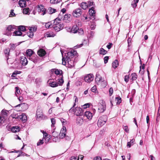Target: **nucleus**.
I'll use <instances>...</instances> for the list:
<instances>
[{
	"instance_id": "f257e3e1",
	"label": "nucleus",
	"mask_w": 160,
	"mask_h": 160,
	"mask_svg": "<svg viewBox=\"0 0 160 160\" xmlns=\"http://www.w3.org/2000/svg\"><path fill=\"white\" fill-rule=\"evenodd\" d=\"M78 56V53L77 51L74 50H72L67 53V55L65 58H62V64L63 65H66L68 63V67L71 68L74 66L76 58Z\"/></svg>"
},
{
	"instance_id": "f03ea898",
	"label": "nucleus",
	"mask_w": 160,
	"mask_h": 160,
	"mask_svg": "<svg viewBox=\"0 0 160 160\" xmlns=\"http://www.w3.org/2000/svg\"><path fill=\"white\" fill-rule=\"evenodd\" d=\"M107 120V117L106 115H103L98 119L97 124L98 127H101L104 125Z\"/></svg>"
},
{
	"instance_id": "7ed1b4c3",
	"label": "nucleus",
	"mask_w": 160,
	"mask_h": 160,
	"mask_svg": "<svg viewBox=\"0 0 160 160\" xmlns=\"http://www.w3.org/2000/svg\"><path fill=\"white\" fill-rule=\"evenodd\" d=\"M106 109V104L104 101L101 100L98 104V110L100 113L103 112Z\"/></svg>"
},
{
	"instance_id": "20e7f679",
	"label": "nucleus",
	"mask_w": 160,
	"mask_h": 160,
	"mask_svg": "<svg viewBox=\"0 0 160 160\" xmlns=\"http://www.w3.org/2000/svg\"><path fill=\"white\" fill-rule=\"evenodd\" d=\"M15 26L12 25H10L8 26L6 30L4 32V34L7 35L8 36H11L12 34V31H13L15 29Z\"/></svg>"
},
{
	"instance_id": "39448f33",
	"label": "nucleus",
	"mask_w": 160,
	"mask_h": 160,
	"mask_svg": "<svg viewBox=\"0 0 160 160\" xmlns=\"http://www.w3.org/2000/svg\"><path fill=\"white\" fill-rule=\"evenodd\" d=\"M82 13V10L80 8H77L74 10L72 13L73 16L76 18L79 17Z\"/></svg>"
},
{
	"instance_id": "423d86ee",
	"label": "nucleus",
	"mask_w": 160,
	"mask_h": 160,
	"mask_svg": "<svg viewBox=\"0 0 160 160\" xmlns=\"http://www.w3.org/2000/svg\"><path fill=\"white\" fill-rule=\"evenodd\" d=\"M71 30V32L72 33H75L78 32L79 33H80L81 34H83V30L81 29H79L77 25H73Z\"/></svg>"
},
{
	"instance_id": "0eeeda50",
	"label": "nucleus",
	"mask_w": 160,
	"mask_h": 160,
	"mask_svg": "<svg viewBox=\"0 0 160 160\" xmlns=\"http://www.w3.org/2000/svg\"><path fill=\"white\" fill-rule=\"evenodd\" d=\"M75 115L77 116H82L83 115V111L82 109L79 107L75 108L74 110Z\"/></svg>"
},
{
	"instance_id": "6e6552de",
	"label": "nucleus",
	"mask_w": 160,
	"mask_h": 160,
	"mask_svg": "<svg viewBox=\"0 0 160 160\" xmlns=\"http://www.w3.org/2000/svg\"><path fill=\"white\" fill-rule=\"evenodd\" d=\"M63 16H62V19H61V20H63L64 22L66 23H69L72 20V17L71 15L70 14H67L64 15V17Z\"/></svg>"
},
{
	"instance_id": "1a4fd4ad",
	"label": "nucleus",
	"mask_w": 160,
	"mask_h": 160,
	"mask_svg": "<svg viewBox=\"0 0 160 160\" xmlns=\"http://www.w3.org/2000/svg\"><path fill=\"white\" fill-rule=\"evenodd\" d=\"M94 78V77L92 74H89L84 77V80L86 82H90L93 80Z\"/></svg>"
},
{
	"instance_id": "9d476101",
	"label": "nucleus",
	"mask_w": 160,
	"mask_h": 160,
	"mask_svg": "<svg viewBox=\"0 0 160 160\" xmlns=\"http://www.w3.org/2000/svg\"><path fill=\"white\" fill-rule=\"evenodd\" d=\"M38 11L41 13V15H44L46 13V9L44 8L43 6L42 5L38 6Z\"/></svg>"
},
{
	"instance_id": "9b49d317",
	"label": "nucleus",
	"mask_w": 160,
	"mask_h": 160,
	"mask_svg": "<svg viewBox=\"0 0 160 160\" xmlns=\"http://www.w3.org/2000/svg\"><path fill=\"white\" fill-rule=\"evenodd\" d=\"M53 28L56 32H58L62 29L64 27L63 24H58L57 25H53Z\"/></svg>"
},
{
	"instance_id": "f8f14e48",
	"label": "nucleus",
	"mask_w": 160,
	"mask_h": 160,
	"mask_svg": "<svg viewBox=\"0 0 160 160\" xmlns=\"http://www.w3.org/2000/svg\"><path fill=\"white\" fill-rule=\"evenodd\" d=\"M61 19H62V17L61 13H60L58 15V17L54 19L53 25H57L61 24L60 22V21L61 20Z\"/></svg>"
},
{
	"instance_id": "ddd939ff",
	"label": "nucleus",
	"mask_w": 160,
	"mask_h": 160,
	"mask_svg": "<svg viewBox=\"0 0 160 160\" xmlns=\"http://www.w3.org/2000/svg\"><path fill=\"white\" fill-rule=\"evenodd\" d=\"M83 118H85V117L89 120H91L92 119V113L89 111H86L85 112L83 115H82Z\"/></svg>"
},
{
	"instance_id": "4468645a",
	"label": "nucleus",
	"mask_w": 160,
	"mask_h": 160,
	"mask_svg": "<svg viewBox=\"0 0 160 160\" xmlns=\"http://www.w3.org/2000/svg\"><path fill=\"white\" fill-rule=\"evenodd\" d=\"M66 133L67 130L66 128H64V129L63 128H62L59 134L60 138L62 139L65 138L66 135Z\"/></svg>"
},
{
	"instance_id": "2eb2a0df",
	"label": "nucleus",
	"mask_w": 160,
	"mask_h": 160,
	"mask_svg": "<svg viewBox=\"0 0 160 160\" xmlns=\"http://www.w3.org/2000/svg\"><path fill=\"white\" fill-rule=\"evenodd\" d=\"M84 118L82 116L78 117L76 119V123L79 125H82L83 123Z\"/></svg>"
},
{
	"instance_id": "dca6fc26",
	"label": "nucleus",
	"mask_w": 160,
	"mask_h": 160,
	"mask_svg": "<svg viewBox=\"0 0 160 160\" xmlns=\"http://www.w3.org/2000/svg\"><path fill=\"white\" fill-rule=\"evenodd\" d=\"M21 107L22 110L24 111L28 108V104L26 103H22L19 104L16 106V107Z\"/></svg>"
},
{
	"instance_id": "f3484780",
	"label": "nucleus",
	"mask_w": 160,
	"mask_h": 160,
	"mask_svg": "<svg viewBox=\"0 0 160 160\" xmlns=\"http://www.w3.org/2000/svg\"><path fill=\"white\" fill-rule=\"evenodd\" d=\"M38 55L40 57H43L46 54V51L43 49H40L38 51Z\"/></svg>"
},
{
	"instance_id": "a211bd4d",
	"label": "nucleus",
	"mask_w": 160,
	"mask_h": 160,
	"mask_svg": "<svg viewBox=\"0 0 160 160\" xmlns=\"http://www.w3.org/2000/svg\"><path fill=\"white\" fill-rule=\"evenodd\" d=\"M89 14L90 16L94 17L95 16V11L94 10V8L92 7L91 8H90L89 10L88 11Z\"/></svg>"
},
{
	"instance_id": "6ab92c4d",
	"label": "nucleus",
	"mask_w": 160,
	"mask_h": 160,
	"mask_svg": "<svg viewBox=\"0 0 160 160\" xmlns=\"http://www.w3.org/2000/svg\"><path fill=\"white\" fill-rule=\"evenodd\" d=\"M20 130V128L18 126H14L11 128V131L13 132H19Z\"/></svg>"
},
{
	"instance_id": "aec40b11",
	"label": "nucleus",
	"mask_w": 160,
	"mask_h": 160,
	"mask_svg": "<svg viewBox=\"0 0 160 160\" xmlns=\"http://www.w3.org/2000/svg\"><path fill=\"white\" fill-rule=\"evenodd\" d=\"M60 121L61 122L63 126V128H63L64 129V128H66L65 126L67 124L68 122L66 120H65L63 118H60Z\"/></svg>"
},
{
	"instance_id": "412c9836",
	"label": "nucleus",
	"mask_w": 160,
	"mask_h": 160,
	"mask_svg": "<svg viewBox=\"0 0 160 160\" xmlns=\"http://www.w3.org/2000/svg\"><path fill=\"white\" fill-rule=\"evenodd\" d=\"M55 35V34L52 32H48L46 33L45 37L47 38L53 37Z\"/></svg>"
},
{
	"instance_id": "4be33fe9",
	"label": "nucleus",
	"mask_w": 160,
	"mask_h": 160,
	"mask_svg": "<svg viewBox=\"0 0 160 160\" xmlns=\"http://www.w3.org/2000/svg\"><path fill=\"white\" fill-rule=\"evenodd\" d=\"M79 5L84 10L88 8L87 3L86 2H82Z\"/></svg>"
},
{
	"instance_id": "5701e85b",
	"label": "nucleus",
	"mask_w": 160,
	"mask_h": 160,
	"mask_svg": "<svg viewBox=\"0 0 160 160\" xmlns=\"http://www.w3.org/2000/svg\"><path fill=\"white\" fill-rule=\"evenodd\" d=\"M20 113H17L16 112H14L11 115V116L13 118H18L19 117L20 114Z\"/></svg>"
},
{
	"instance_id": "b1692460",
	"label": "nucleus",
	"mask_w": 160,
	"mask_h": 160,
	"mask_svg": "<svg viewBox=\"0 0 160 160\" xmlns=\"http://www.w3.org/2000/svg\"><path fill=\"white\" fill-rule=\"evenodd\" d=\"M19 118L21 119L22 121H25L27 119V117L24 114H20Z\"/></svg>"
},
{
	"instance_id": "393cba45",
	"label": "nucleus",
	"mask_w": 160,
	"mask_h": 160,
	"mask_svg": "<svg viewBox=\"0 0 160 160\" xmlns=\"http://www.w3.org/2000/svg\"><path fill=\"white\" fill-rule=\"evenodd\" d=\"M21 61L22 62V64L23 65H26L28 63L27 59L26 58L24 57L21 58Z\"/></svg>"
},
{
	"instance_id": "a878e982",
	"label": "nucleus",
	"mask_w": 160,
	"mask_h": 160,
	"mask_svg": "<svg viewBox=\"0 0 160 160\" xmlns=\"http://www.w3.org/2000/svg\"><path fill=\"white\" fill-rule=\"evenodd\" d=\"M112 67L115 69L119 65V62L117 60H115L112 63Z\"/></svg>"
},
{
	"instance_id": "bb28decb",
	"label": "nucleus",
	"mask_w": 160,
	"mask_h": 160,
	"mask_svg": "<svg viewBox=\"0 0 160 160\" xmlns=\"http://www.w3.org/2000/svg\"><path fill=\"white\" fill-rule=\"evenodd\" d=\"M135 142V139H132L131 140L130 142H128L127 143V146L128 148H130L133 145Z\"/></svg>"
},
{
	"instance_id": "cd10ccee",
	"label": "nucleus",
	"mask_w": 160,
	"mask_h": 160,
	"mask_svg": "<svg viewBox=\"0 0 160 160\" xmlns=\"http://www.w3.org/2000/svg\"><path fill=\"white\" fill-rule=\"evenodd\" d=\"M33 51L32 50L30 49L27 50L26 52L27 56H29V57H31L33 54Z\"/></svg>"
},
{
	"instance_id": "c85d7f7f",
	"label": "nucleus",
	"mask_w": 160,
	"mask_h": 160,
	"mask_svg": "<svg viewBox=\"0 0 160 160\" xmlns=\"http://www.w3.org/2000/svg\"><path fill=\"white\" fill-rule=\"evenodd\" d=\"M95 80L96 82H99L102 80V78L99 73L96 74Z\"/></svg>"
},
{
	"instance_id": "c756f323",
	"label": "nucleus",
	"mask_w": 160,
	"mask_h": 160,
	"mask_svg": "<svg viewBox=\"0 0 160 160\" xmlns=\"http://www.w3.org/2000/svg\"><path fill=\"white\" fill-rule=\"evenodd\" d=\"M49 85L51 87L54 88L58 86V84L57 82H49Z\"/></svg>"
},
{
	"instance_id": "7c9ffc66",
	"label": "nucleus",
	"mask_w": 160,
	"mask_h": 160,
	"mask_svg": "<svg viewBox=\"0 0 160 160\" xmlns=\"http://www.w3.org/2000/svg\"><path fill=\"white\" fill-rule=\"evenodd\" d=\"M19 4L20 6L21 7H25L26 2L24 0H20L19 1Z\"/></svg>"
},
{
	"instance_id": "2f4dec72",
	"label": "nucleus",
	"mask_w": 160,
	"mask_h": 160,
	"mask_svg": "<svg viewBox=\"0 0 160 160\" xmlns=\"http://www.w3.org/2000/svg\"><path fill=\"white\" fill-rule=\"evenodd\" d=\"M22 34L21 31L18 30V31H14L13 33V36H19L21 35Z\"/></svg>"
},
{
	"instance_id": "473e14b6",
	"label": "nucleus",
	"mask_w": 160,
	"mask_h": 160,
	"mask_svg": "<svg viewBox=\"0 0 160 160\" xmlns=\"http://www.w3.org/2000/svg\"><path fill=\"white\" fill-rule=\"evenodd\" d=\"M58 82L57 83L58 85H59L60 86H62L64 82V80L62 79V76L61 78H59L58 79Z\"/></svg>"
},
{
	"instance_id": "72a5a7b5",
	"label": "nucleus",
	"mask_w": 160,
	"mask_h": 160,
	"mask_svg": "<svg viewBox=\"0 0 160 160\" xmlns=\"http://www.w3.org/2000/svg\"><path fill=\"white\" fill-rule=\"evenodd\" d=\"M52 122L51 127L53 128V129H55L54 125L56 123V120L54 118H51V119Z\"/></svg>"
},
{
	"instance_id": "f704fd0d",
	"label": "nucleus",
	"mask_w": 160,
	"mask_h": 160,
	"mask_svg": "<svg viewBox=\"0 0 160 160\" xmlns=\"http://www.w3.org/2000/svg\"><path fill=\"white\" fill-rule=\"evenodd\" d=\"M48 10H49V13L50 14H52L57 11L56 9L53 8L51 7L49 8Z\"/></svg>"
},
{
	"instance_id": "c9c22d12",
	"label": "nucleus",
	"mask_w": 160,
	"mask_h": 160,
	"mask_svg": "<svg viewBox=\"0 0 160 160\" xmlns=\"http://www.w3.org/2000/svg\"><path fill=\"white\" fill-rule=\"evenodd\" d=\"M99 51V54L101 55H104L107 53V51L102 48L100 49Z\"/></svg>"
},
{
	"instance_id": "e433bc0d",
	"label": "nucleus",
	"mask_w": 160,
	"mask_h": 160,
	"mask_svg": "<svg viewBox=\"0 0 160 160\" xmlns=\"http://www.w3.org/2000/svg\"><path fill=\"white\" fill-rule=\"evenodd\" d=\"M131 79L132 81L135 80L137 79V75L136 74V73H132L131 74Z\"/></svg>"
},
{
	"instance_id": "4c0bfd02",
	"label": "nucleus",
	"mask_w": 160,
	"mask_h": 160,
	"mask_svg": "<svg viewBox=\"0 0 160 160\" xmlns=\"http://www.w3.org/2000/svg\"><path fill=\"white\" fill-rule=\"evenodd\" d=\"M45 27L46 28H48L52 27L53 26L51 22H48L45 23Z\"/></svg>"
},
{
	"instance_id": "58836bf2",
	"label": "nucleus",
	"mask_w": 160,
	"mask_h": 160,
	"mask_svg": "<svg viewBox=\"0 0 160 160\" xmlns=\"http://www.w3.org/2000/svg\"><path fill=\"white\" fill-rule=\"evenodd\" d=\"M18 30L20 31L24 32L26 30L25 27L24 26H20L18 27Z\"/></svg>"
},
{
	"instance_id": "ea45409f",
	"label": "nucleus",
	"mask_w": 160,
	"mask_h": 160,
	"mask_svg": "<svg viewBox=\"0 0 160 160\" xmlns=\"http://www.w3.org/2000/svg\"><path fill=\"white\" fill-rule=\"evenodd\" d=\"M10 50V49L9 48H7L4 50V53L6 57H8L9 56Z\"/></svg>"
},
{
	"instance_id": "a19ab883",
	"label": "nucleus",
	"mask_w": 160,
	"mask_h": 160,
	"mask_svg": "<svg viewBox=\"0 0 160 160\" xmlns=\"http://www.w3.org/2000/svg\"><path fill=\"white\" fill-rule=\"evenodd\" d=\"M37 27L36 26H34L33 27L30 28L29 30L30 31L33 32H36L37 30Z\"/></svg>"
},
{
	"instance_id": "79ce46f5",
	"label": "nucleus",
	"mask_w": 160,
	"mask_h": 160,
	"mask_svg": "<svg viewBox=\"0 0 160 160\" xmlns=\"http://www.w3.org/2000/svg\"><path fill=\"white\" fill-rule=\"evenodd\" d=\"M40 114H42V112L40 108H38L36 113V115H40Z\"/></svg>"
},
{
	"instance_id": "37998d69",
	"label": "nucleus",
	"mask_w": 160,
	"mask_h": 160,
	"mask_svg": "<svg viewBox=\"0 0 160 160\" xmlns=\"http://www.w3.org/2000/svg\"><path fill=\"white\" fill-rule=\"evenodd\" d=\"M29 8H26L23 9V13L25 14H28L29 13Z\"/></svg>"
},
{
	"instance_id": "c03bdc74",
	"label": "nucleus",
	"mask_w": 160,
	"mask_h": 160,
	"mask_svg": "<svg viewBox=\"0 0 160 160\" xmlns=\"http://www.w3.org/2000/svg\"><path fill=\"white\" fill-rule=\"evenodd\" d=\"M53 71L55 72V74L56 75H60L61 72H62V70L60 71L58 69H54Z\"/></svg>"
},
{
	"instance_id": "a18cd8bd",
	"label": "nucleus",
	"mask_w": 160,
	"mask_h": 160,
	"mask_svg": "<svg viewBox=\"0 0 160 160\" xmlns=\"http://www.w3.org/2000/svg\"><path fill=\"white\" fill-rule=\"evenodd\" d=\"M61 1V0H50V2L51 3L53 4L57 3Z\"/></svg>"
},
{
	"instance_id": "49530a36",
	"label": "nucleus",
	"mask_w": 160,
	"mask_h": 160,
	"mask_svg": "<svg viewBox=\"0 0 160 160\" xmlns=\"http://www.w3.org/2000/svg\"><path fill=\"white\" fill-rule=\"evenodd\" d=\"M27 36L30 38H32L33 36V33L32 32L30 31L27 33Z\"/></svg>"
},
{
	"instance_id": "de8ad7c7",
	"label": "nucleus",
	"mask_w": 160,
	"mask_h": 160,
	"mask_svg": "<svg viewBox=\"0 0 160 160\" xmlns=\"http://www.w3.org/2000/svg\"><path fill=\"white\" fill-rule=\"evenodd\" d=\"M15 89V94L17 96V94H18L20 93V91L18 87H16Z\"/></svg>"
},
{
	"instance_id": "09e8293b",
	"label": "nucleus",
	"mask_w": 160,
	"mask_h": 160,
	"mask_svg": "<svg viewBox=\"0 0 160 160\" xmlns=\"http://www.w3.org/2000/svg\"><path fill=\"white\" fill-rule=\"evenodd\" d=\"M129 76L128 75H126L124 77V81L126 82H128L129 80Z\"/></svg>"
},
{
	"instance_id": "8fccbe9b",
	"label": "nucleus",
	"mask_w": 160,
	"mask_h": 160,
	"mask_svg": "<svg viewBox=\"0 0 160 160\" xmlns=\"http://www.w3.org/2000/svg\"><path fill=\"white\" fill-rule=\"evenodd\" d=\"M13 11H14V10L12 9L11 10L10 13L9 15V17H12L15 16V14L13 12Z\"/></svg>"
},
{
	"instance_id": "3c124183",
	"label": "nucleus",
	"mask_w": 160,
	"mask_h": 160,
	"mask_svg": "<svg viewBox=\"0 0 160 160\" xmlns=\"http://www.w3.org/2000/svg\"><path fill=\"white\" fill-rule=\"evenodd\" d=\"M93 2L92 1H89L87 3L88 7H90L93 5Z\"/></svg>"
},
{
	"instance_id": "603ef678",
	"label": "nucleus",
	"mask_w": 160,
	"mask_h": 160,
	"mask_svg": "<svg viewBox=\"0 0 160 160\" xmlns=\"http://www.w3.org/2000/svg\"><path fill=\"white\" fill-rule=\"evenodd\" d=\"M123 129L125 131L127 132H128L129 129H128V126H123Z\"/></svg>"
},
{
	"instance_id": "864d4df0",
	"label": "nucleus",
	"mask_w": 160,
	"mask_h": 160,
	"mask_svg": "<svg viewBox=\"0 0 160 160\" xmlns=\"http://www.w3.org/2000/svg\"><path fill=\"white\" fill-rule=\"evenodd\" d=\"M42 116V114H40V115H36L37 119L38 120H40Z\"/></svg>"
},
{
	"instance_id": "5fc2aeb1",
	"label": "nucleus",
	"mask_w": 160,
	"mask_h": 160,
	"mask_svg": "<svg viewBox=\"0 0 160 160\" xmlns=\"http://www.w3.org/2000/svg\"><path fill=\"white\" fill-rule=\"evenodd\" d=\"M83 45V43H81L80 44H78L77 45H76V46H75L74 48V49H76L78 48H79L80 47H81Z\"/></svg>"
},
{
	"instance_id": "6e6d98bb",
	"label": "nucleus",
	"mask_w": 160,
	"mask_h": 160,
	"mask_svg": "<svg viewBox=\"0 0 160 160\" xmlns=\"http://www.w3.org/2000/svg\"><path fill=\"white\" fill-rule=\"evenodd\" d=\"M43 143L42 140H40L37 143V146H40L42 145Z\"/></svg>"
},
{
	"instance_id": "4d7b16f0",
	"label": "nucleus",
	"mask_w": 160,
	"mask_h": 160,
	"mask_svg": "<svg viewBox=\"0 0 160 160\" xmlns=\"http://www.w3.org/2000/svg\"><path fill=\"white\" fill-rule=\"evenodd\" d=\"M113 93V89L112 88H110L109 90V95L110 96H111Z\"/></svg>"
},
{
	"instance_id": "13d9d810",
	"label": "nucleus",
	"mask_w": 160,
	"mask_h": 160,
	"mask_svg": "<svg viewBox=\"0 0 160 160\" xmlns=\"http://www.w3.org/2000/svg\"><path fill=\"white\" fill-rule=\"evenodd\" d=\"M108 59H109V57L108 56H106L104 58V62L106 64V63H107L108 62Z\"/></svg>"
},
{
	"instance_id": "bf43d9fd",
	"label": "nucleus",
	"mask_w": 160,
	"mask_h": 160,
	"mask_svg": "<svg viewBox=\"0 0 160 160\" xmlns=\"http://www.w3.org/2000/svg\"><path fill=\"white\" fill-rule=\"evenodd\" d=\"M4 120V118L3 117L0 116V124L3 123Z\"/></svg>"
},
{
	"instance_id": "052dcab7",
	"label": "nucleus",
	"mask_w": 160,
	"mask_h": 160,
	"mask_svg": "<svg viewBox=\"0 0 160 160\" xmlns=\"http://www.w3.org/2000/svg\"><path fill=\"white\" fill-rule=\"evenodd\" d=\"M116 99L117 101V103L119 104L121 102V98L120 97H116Z\"/></svg>"
},
{
	"instance_id": "680f3d73",
	"label": "nucleus",
	"mask_w": 160,
	"mask_h": 160,
	"mask_svg": "<svg viewBox=\"0 0 160 160\" xmlns=\"http://www.w3.org/2000/svg\"><path fill=\"white\" fill-rule=\"evenodd\" d=\"M66 11V9L65 8H63L62 9L61 12H62V14L61 13H61L62 16H63V14Z\"/></svg>"
},
{
	"instance_id": "e2e57ef3",
	"label": "nucleus",
	"mask_w": 160,
	"mask_h": 160,
	"mask_svg": "<svg viewBox=\"0 0 160 160\" xmlns=\"http://www.w3.org/2000/svg\"><path fill=\"white\" fill-rule=\"evenodd\" d=\"M96 86H94L91 89V91L93 92H94L96 91Z\"/></svg>"
},
{
	"instance_id": "0e129e2a",
	"label": "nucleus",
	"mask_w": 160,
	"mask_h": 160,
	"mask_svg": "<svg viewBox=\"0 0 160 160\" xmlns=\"http://www.w3.org/2000/svg\"><path fill=\"white\" fill-rule=\"evenodd\" d=\"M10 45H11V47H10L11 49L14 50L16 48V45L14 44H13L12 45L10 44Z\"/></svg>"
},
{
	"instance_id": "69168bd1",
	"label": "nucleus",
	"mask_w": 160,
	"mask_h": 160,
	"mask_svg": "<svg viewBox=\"0 0 160 160\" xmlns=\"http://www.w3.org/2000/svg\"><path fill=\"white\" fill-rule=\"evenodd\" d=\"M83 158V156L82 155H79L78 156V158L77 159L78 160H82Z\"/></svg>"
},
{
	"instance_id": "338daca9",
	"label": "nucleus",
	"mask_w": 160,
	"mask_h": 160,
	"mask_svg": "<svg viewBox=\"0 0 160 160\" xmlns=\"http://www.w3.org/2000/svg\"><path fill=\"white\" fill-rule=\"evenodd\" d=\"M89 105L90 104L89 103H86L83 106V108H85L87 107H88L89 106Z\"/></svg>"
},
{
	"instance_id": "774afa93",
	"label": "nucleus",
	"mask_w": 160,
	"mask_h": 160,
	"mask_svg": "<svg viewBox=\"0 0 160 160\" xmlns=\"http://www.w3.org/2000/svg\"><path fill=\"white\" fill-rule=\"evenodd\" d=\"M94 160H102V159L100 157L97 156L94 158Z\"/></svg>"
}]
</instances>
